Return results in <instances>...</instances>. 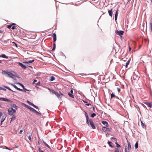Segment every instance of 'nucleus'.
<instances>
[{"mask_svg":"<svg viewBox=\"0 0 152 152\" xmlns=\"http://www.w3.org/2000/svg\"><path fill=\"white\" fill-rule=\"evenodd\" d=\"M22 105H23V106H24L25 107L28 109L30 110L31 109V108H32V107H31L28 106V105H27L25 103H22Z\"/></svg>","mask_w":152,"mask_h":152,"instance_id":"8","label":"nucleus"},{"mask_svg":"<svg viewBox=\"0 0 152 152\" xmlns=\"http://www.w3.org/2000/svg\"><path fill=\"white\" fill-rule=\"evenodd\" d=\"M111 98H112L113 97H115V94L113 93H112V94H111Z\"/></svg>","mask_w":152,"mask_h":152,"instance_id":"34","label":"nucleus"},{"mask_svg":"<svg viewBox=\"0 0 152 152\" xmlns=\"http://www.w3.org/2000/svg\"><path fill=\"white\" fill-rule=\"evenodd\" d=\"M16 116L15 115H12V118L11 119L10 123H11L13 121L15 120L16 119Z\"/></svg>","mask_w":152,"mask_h":152,"instance_id":"14","label":"nucleus"},{"mask_svg":"<svg viewBox=\"0 0 152 152\" xmlns=\"http://www.w3.org/2000/svg\"><path fill=\"white\" fill-rule=\"evenodd\" d=\"M35 61V60L33 59L31 60H30L28 61V63H31L34 62Z\"/></svg>","mask_w":152,"mask_h":152,"instance_id":"39","label":"nucleus"},{"mask_svg":"<svg viewBox=\"0 0 152 152\" xmlns=\"http://www.w3.org/2000/svg\"><path fill=\"white\" fill-rule=\"evenodd\" d=\"M16 112L15 109L12 108H10L8 110V113L9 115H12Z\"/></svg>","mask_w":152,"mask_h":152,"instance_id":"3","label":"nucleus"},{"mask_svg":"<svg viewBox=\"0 0 152 152\" xmlns=\"http://www.w3.org/2000/svg\"><path fill=\"white\" fill-rule=\"evenodd\" d=\"M42 141L45 145L50 149H51V148L50 146L48 144H47V143L45 141H44L43 139H42Z\"/></svg>","mask_w":152,"mask_h":152,"instance_id":"19","label":"nucleus"},{"mask_svg":"<svg viewBox=\"0 0 152 152\" xmlns=\"http://www.w3.org/2000/svg\"><path fill=\"white\" fill-rule=\"evenodd\" d=\"M37 80H36V79H34V81H33V83H32L33 84H34V83H35L36 82H37Z\"/></svg>","mask_w":152,"mask_h":152,"instance_id":"53","label":"nucleus"},{"mask_svg":"<svg viewBox=\"0 0 152 152\" xmlns=\"http://www.w3.org/2000/svg\"><path fill=\"white\" fill-rule=\"evenodd\" d=\"M71 93H72V94H73V89H71L70 90V92Z\"/></svg>","mask_w":152,"mask_h":152,"instance_id":"62","label":"nucleus"},{"mask_svg":"<svg viewBox=\"0 0 152 152\" xmlns=\"http://www.w3.org/2000/svg\"><path fill=\"white\" fill-rule=\"evenodd\" d=\"M115 98L116 99H119V100L120 101H121L122 103H123L122 100L121 99H120L119 97L117 96H115Z\"/></svg>","mask_w":152,"mask_h":152,"instance_id":"45","label":"nucleus"},{"mask_svg":"<svg viewBox=\"0 0 152 152\" xmlns=\"http://www.w3.org/2000/svg\"><path fill=\"white\" fill-rule=\"evenodd\" d=\"M18 90H19L20 91H23L25 92H26V91H25V90H24V89H20L19 88H18Z\"/></svg>","mask_w":152,"mask_h":152,"instance_id":"42","label":"nucleus"},{"mask_svg":"<svg viewBox=\"0 0 152 152\" xmlns=\"http://www.w3.org/2000/svg\"><path fill=\"white\" fill-rule=\"evenodd\" d=\"M30 110L34 112L36 115L39 116H40L41 115V114L40 113H39V112L36 110L35 109L32 107L31 109Z\"/></svg>","mask_w":152,"mask_h":152,"instance_id":"4","label":"nucleus"},{"mask_svg":"<svg viewBox=\"0 0 152 152\" xmlns=\"http://www.w3.org/2000/svg\"><path fill=\"white\" fill-rule=\"evenodd\" d=\"M109 146L111 147V148H113L114 147V146L112 144H113V143L110 142L109 141H108L107 142Z\"/></svg>","mask_w":152,"mask_h":152,"instance_id":"24","label":"nucleus"},{"mask_svg":"<svg viewBox=\"0 0 152 152\" xmlns=\"http://www.w3.org/2000/svg\"><path fill=\"white\" fill-rule=\"evenodd\" d=\"M40 84L41 82L40 81H39L36 84L35 87L37 88H38V87L37 86H39L40 85Z\"/></svg>","mask_w":152,"mask_h":152,"instance_id":"31","label":"nucleus"},{"mask_svg":"<svg viewBox=\"0 0 152 152\" xmlns=\"http://www.w3.org/2000/svg\"><path fill=\"white\" fill-rule=\"evenodd\" d=\"M109 134L108 133H107L106 134V136L107 137H108L109 136Z\"/></svg>","mask_w":152,"mask_h":152,"instance_id":"64","label":"nucleus"},{"mask_svg":"<svg viewBox=\"0 0 152 152\" xmlns=\"http://www.w3.org/2000/svg\"><path fill=\"white\" fill-rule=\"evenodd\" d=\"M2 101L10 102H11V100L10 99H7L6 98H3Z\"/></svg>","mask_w":152,"mask_h":152,"instance_id":"20","label":"nucleus"},{"mask_svg":"<svg viewBox=\"0 0 152 152\" xmlns=\"http://www.w3.org/2000/svg\"><path fill=\"white\" fill-rule=\"evenodd\" d=\"M2 73L4 75H6L7 77H10L14 79H15V75L10 72L2 70Z\"/></svg>","mask_w":152,"mask_h":152,"instance_id":"1","label":"nucleus"},{"mask_svg":"<svg viewBox=\"0 0 152 152\" xmlns=\"http://www.w3.org/2000/svg\"><path fill=\"white\" fill-rule=\"evenodd\" d=\"M18 64H19V65L23 69H26L27 68L26 66L23 64L22 63L19 62Z\"/></svg>","mask_w":152,"mask_h":152,"instance_id":"6","label":"nucleus"},{"mask_svg":"<svg viewBox=\"0 0 152 152\" xmlns=\"http://www.w3.org/2000/svg\"><path fill=\"white\" fill-rule=\"evenodd\" d=\"M11 106L12 107L11 108H15V110H17L18 109V106L15 104H12L11 105Z\"/></svg>","mask_w":152,"mask_h":152,"instance_id":"21","label":"nucleus"},{"mask_svg":"<svg viewBox=\"0 0 152 152\" xmlns=\"http://www.w3.org/2000/svg\"><path fill=\"white\" fill-rule=\"evenodd\" d=\"M15 25H13L11 27V29L12 30H14L15 29L16 26H15Z\"/></svg>","mask_w":152,"mask_h":152,"instance_id":"47","label":"nucleus"},{"mask_svg":"<svg viewBox=\"0 0 152 152\" xmlns=\"http://www.w3.org/2000/svg\"><path fill=\"white\" fill-rule=\"evenodd\" d=\"M17 83L21 86L23 88H24V87H25L24 86L23 84L20 83L18 82Z\"/></svg>","mask_w":152,"mask_h":152,"instance_id":"36","label":"nucleus"},{"mask_svg":"<svg viewBox=\"0 0 152 152\" xmlns=\"http://www.w3.org/2000/svg\"><path fill=\"white\" fill-rule=\"evenodd\" d=\"M12 43H13L15 44V46L16 47H18V45L17 44V43H15V42H12Z\"/></svg>","mask_w":152,"mask_h":152,"instance_id":"55","label":"nucleus"},{"mask_svg":"<svg viewBox=\"0 0 152 152\" xmlns=\"http://www.w3.org/2000/svg\"><path fill=\"white\" fill-rule=\"evenodd\" d=\"M32 106L36 109H39L38 107L36 105H34V104H33Z\"/></svg>","mask_w":152,"mask_h":152,"instance_id":"40","label":"nucleus"},{"mask_svg":"<svg viewBox=\"0 0 152 152\" xmlns=\"http://www.w3.org/2000/svg\"><path fill=\"white\" fill-rule=\"evenodd\" d=\"M42 141L45 145L50 149H51V148L50 146L48 144H47V143L45 141H44L43 139H42Z\"/></svg>","mask_w":152,"mask_h":152,"instance_id":"18","label":"nucleus"},{"mask_svg":"<svg viewBox=\"0 0 152 152\" xmlns=\"http://www.w3.org/2000/svg\"><path fill=\"white\" fill-rule=\"evenodd\" d=\"M16 25V24L14 23H13L12 24L7 25V27L9 29H10L12 27V26L13 25Z\"/></svg>","mask_w":152,"mask_h":152,"instance_id":"13","label":"nucleus"},{"mask_svg":"<svg viewBox=\"0 0 152 152\" xmlns=\"http://www.w3.org/2000/svg\"><path fill=\"white\" fill-rule=\"evenodd\" d=\"M27 102L30 105H31V106H32V104H33V103H31V102H30L29 101H28V100H27Z\"/></svg>","mask_w":152,"mask_h":152,"instance_id":"37","label":"nucleus"},{"mask_svg":"<svg viewBox=\"0 0 152 152\" xmlns=\"http://www.w3.org/2000/svg\"><path fill=\"white\" fill-rule=\"evenodd\" d=\"M9 84L10 85L12 86H13V87H14L15 89H16L17 90H18V88L13 83H9Z\"/></svg>","mask_w":152,"mask_h":152,"instance_id":"23","label":"nucleus"},{"mask_svg":"<svg viewBox=\"0 0 152 152\" xmlns=\"http://www.w3.org/2000/svg\"><path fill=\"white\" fill-rule=\"evenodd\" d=\"M124 31H118L116 30L115 31V33L119 36L123 35L124 33Z\"/></svg>","mask_w":152,"mask_h":152,"instance_id":"5","label":"nucleus"},{"mask_svg":"<svg viewBox=\"0 0 152 152\" xmlns=\"http://www.w3.org/2000/svg\"><path fill=\"white\" fill-rule=\"evenodd\" d=\"M125 152H129V151H127V148H125L124 150Z\"/></svg>","mask_w":152,"mask_h":152,"instance_id":"60","label":"nucleus"},{"mask_svg":"<svg viewBox=\"0 0 152 152\" xmlns=\"http://www.w3.org/2000/svg\"><path fill=\"white\" fill-rule=\"evenodd\" d=\"M0 57H2L4 58L7 59L8 58V57L6 56L4 54H2L0 55Z\"/></svg>","mask_w":152,"mask_h":152,"instance_id":"17","label":"nucleus"},{"mask_svg":"<svg viewBox=\"0 0 152 152\" xmlns=\"http://www.w3.org/2000/svg\"><path fill=\"white\" fill-rule=\"evenodd\" d=\"M117 90L118 92H120L121 91V89L119 88H117Z\"/></svg>","mask_w":152,"mask_h":152,"instance_id":"57","label":"nucleus"},{"mask_svg":"<svg viewBox=\"0 0 152 152\" xmlns=\"http://www.w3.org/2000/svg\"><path fill=\"white\" fill-rule=\"evenodd\" d=\"M118 9L116 11L115 13V20H116L117 19L118 15Z\"/></svg>","mask_w":152,"mask_h":152,"instance_id":"12","label":"nucleus"},{"mask_svg":"<svg viewBox=\"0 0 152 152\" xmlns=\"http://www.w3.org/2000/svg\"><path fill=\"white\" fill-rule=\"evenodd\" d=\"M68 95L71 97L74 98V96L72 94V93H71L70 92H68Z\"/></svg>","mask_w":152,"mask_h":152,"instance_id":"27","label":"nucleus"},{"mask_svg":"<svg viewBox=\"0 0 152 152\" xmlns=\"http://www.w3.org/2000/svg\"><path fill=\"white\" fill-rule=\"evenodd\" d=\"M56 47H53L51 51H54L56 49Z\"/></svg>","mask_w":152,"mask_h":152,"instance_id":"56","label":"nucleus"},{"mask_svg":"<svg viewBox=\"0 0 152 152\" xmlns=\"http://www.w3.org/2000/svg\"><path fill=\"white\" fill-rule=\"evenodd\" d=\"M50 92L52 94H55V93L56 92L53 89H52L51 91Z\"/></svg>","mask_w":152,"mask_h":152,"instance_id":"38","label":"nucleus"},{"mask_svg":"<svg viewBox=\"0 0 152 152\" xmlns=\"http://www.w3.org/2000/svg\"><path fill=\"white\" fill-rule=\"evenodd\" d=\"M23 88L24 89V90H25V91H30L27 89L26 88H25V87H24V88Z\"/></svg>","mask_w":152,"mask_h":152,"instance_id":"50","label":"nucleus"},{"mask_svg":"<svg viewBox=\"0 0 152 152\" xmlns=\"http://www.w3.org/2000/svg\"><path fill=\"white\" fill-rule=\"evenodd\" d=\"M4 87L5 88L7 89H8V90H9V91H12V92H16L15 91H13L10 87H9L8 86H4Z\"/></svg>","mask_w":152,"mask_h":152,"instance_id":"25","label":"nucleus"},{"mask_svg":"<svg viewBox=\"0 0 152 152\" xmlns=\"http://www.w3.org/2000/svg\"><path fill=\"white\" fill-rule=\"evenodd\" d=\"M144 103L146 104L147 106L150 108L152 107V102H145Z\"/></svg>","mask_w":152,"mask_h":152,"instance_id":"7","label":"nucleus"},{"mask_svg":"<svg viewBox=\"0 0 152 152\" xmlns=\"http://www.w3.org/2000/svg\"><path fill=\"white\" fill-rule=\"evenodd\" d=\"M142 126L143 128L146 129V126L145 125V124L144 123H142Z\"/></svg>","mask_w":152,"mask_h":152,"instance_id":"41","label":"nucleus"},{"mask_svg":"<svg viewBox=\"0 0 152 152\" xmlns=\"http://www.w3.org/2000/svg\"><path fill=\"white\" fill-rule=\"evenodd\" d=\"M108 13H109V15L111 17H112V16L113 15V10H112V9H111L110 10H108Z\"/></svg>","mask_w":152,"mask_h":152,"instance_id":"15","label":"nucleus"},{"mask_svg":"<svg viewBox=\"0 0 152 152\" xmlns=\"http://www.w3.org/2000/svg\"><path fill=\"white\" fill-rule=\"evenodd\" d=\"M120 36V38L121 40H122L123 39V37L122 36V35H121V36Z\"/></svg>","mask_w":152,"mask_h":152,"instance_id":"63","label":"nucleus"},{"mask_svg":"<svg viewBox=\"0 0 152 152\" xmlns=\"http://www.w3.org/2000/svg\"><path fill=\"white\" fill-rule=\"evenodd\" d=\"M38 151H39V152H44L43 151L41 150L40 147H39Z\"/></svg>","mask_w":152,"mask_h":152,"instance_id":"49","label":"nucleus"},{"mask_svg":"<svg viewBox=\"0 0 152 152\" xmlns=\"http://www.w3.org/2000/svg\"><path fill=\"white\" fill-rule=\"evenodd\" d=\"M31 136H32V135H31V134H29L27 136L28 138V139L30 141H31Z\"/></svg>","mask_w":152,"mask_h":152,"instance_id":"29","label":"nucleus"},{"mask_svg":"<svg viewBox=\"0 0 152 152\" xmlns=\"http://www.w3.org/2000/svg\"><path fill=\"white\" fill-rule=\"evenodd\" d=\"M85 105L87 106H89V105H91V104L90 103H87Z\"/></svg>","mask_w":152,"mask_h":152,"instance_id":"58","label":"nucleus"},{"mask_svg":"<svg viewBox=\"0 0 152 152\" xmlns=\"http://www.w3.org/2000/svg\"><path fill=\"white\" fill-rule=\"evenodd\" d=\"M4 87L5 88L7 89H8V90H9V91H12V92H16L15 91H13L10 87H9L8 86H4Z\"/></svg>","mask_w":152,"mask_h":152,"instance_id":"26","label":"nucleus"},{"mask_svg":"<svg viewBox=\"0 0 152 152\" xmlns=\"http://www.w3.org/2000/svg\"><path fill=\"white\" fill-rule=\"evenodd\" d=\"M150 31L151 32H152V23L151 22L150 23Z\"/></svg>","mask_w":152,"mask_h":152,"instance_id":"32","label":"nucleus"},{"mask_svg":"<svg viewBox=\"0 0 152 152\" xmlns=\"http://www.w3.org/2000/svg\"><path fill=\"white\" fill-rule=\"evenodd\" d=\"M96 114L95 113H92L91 115V116L92 117H94L96 115Z\"/></svg>","mask_w":152,"mask_h":152,"instance_id":"35","label":"nucleus"},{"mask_svg":"<svg viewBox=\"0 0 152 152\" xmlns=\"http://www.w3.org/2000/svg\"><path fill=\"white\" fill-rule=\"evenodd\" d=\"M59 92L60 93V96L61 97V99L62 97V96H64V95L62 93H61V92L59 91Z\"/></svg>","mask_w":152,"mask_h":152,"instance_id":"48","label":"nucleus"},{"mask_svg":"<svg viewBox=\"0 0 152 152\" xmlns=\"http://www.w3.org/2000/svg\"><path fill=\"white\" fill-rule=\"evenodd\" d=\"M88 99H86V100H83V102L84 103H87L88 102Z\"/></svg>","mask_w":152,"mask_h":152,"instance_id":"43","label":"nucleus"},{"mask_svg":"<svg viewBox=\"0 0 152 152\" xmlns=\"http://www.w3.org/2000/svg\"><path fill=\"white\" fill-rule=\"evenodd\" d=\"M102 123L106 127H108L109 125L108 122L105 121H103L102 122Z\"/></svg>","mask_w":152,"mask_h":152,"instance_id":"10","label":"nucleus"},{"mask_svg":"<svg viewBox=\"0 0 152 152\" xmlns=\"http://www.w3.org/2000/svg\"><path fill=\"white\" fill-rule=\"evenodd\" d=\"M55 94L57 96V97L60 100H61V97L60 96V94L58 93V92H56L55 93Z\"/></svg>","mask_w":152,"mask_h":152,"instance_id":"11","label":"nucleus"},{"mask_svg":"<svg viewBox=\"0 0 152 152\" xmlns=\"http://www.w3.org/2000/svg\"><path fill=\"white\" fill-rule=\"evenodd\" d=\"M23 63L24 64H28V61H24V62H23Z\"/></svg>","mask_w":152,"mask_h":152,"instance_id":"59","label":"nucleus"},{"mask_svg":"<svg viewBox=\"0 0 152 152\" xmlns=\"http://www.w3.org/2000/svg\"><path fill=\"white\" fill-rule=\"evenodd\" d=\"M3 115V113L2 112H0V118L1 117V116L2 115Z\"/></svg>","mask_w":152,"mask_h":152,"instance_id":"61","label":"nucleus"},{"mask_svg":"<svg viewBox=\"0 0 152 152\" xmlns=\"http://www.w3.org/2000/svg\"><path fill=\"white\" fill-rule=\"evenodd\" d=\"M130 62V60H129L128 61H127L126 62V65H125L126 68H127L128 67V65L129 64Z\"/></svg>","mask_w":152,"mask_h":152,"instance_id":"33","label":"nucleus"},{"mask_svg":"<svg viewBox=\"0 0 152 152\" xmlns=\"http://www.w3.org/2000/svg\"><path fill=\"white\" fill-rule=\"evenodd\" d=\"M135 148L136 149L138 147V141H137L135 144L134 145Z\"/></svg>","mask_w":152,"mask_h":152,"instance_id":"30","label":"nucleus"},{"mask_svg":"<svg viewBox=\"0 0 152 152\" xmlns=\"http://www.w3.org/2000/svg\"><path fill=\"white\" fill-rule=\"evenodd\" d=\"M5 118H3L1 121V124H2L3 122L5 120Z\"/></svg>","mask_w":152,"mask_h":152,"instance_id":"44","label":"nucleus"},{"mask_svg":"<svg viewBox=\"0 0 152 152\" xmlns=\"http://www.w3.org/2000/svg\"><path fill=\"white\" fill-rule=\"evenodd\" d=\"M127 142L128 145V148L127 149L128 151L129 150L131 149V147L130 142H129L128 140H127Z\"/></svg>","mask_w":152,"mask_h":152,"instance_id":"16","label":"nucleus"},{"mask_svg":"<svg viewBox=\"0 0 152 152\" xmlns=\"http://www.w3.org/2000/svg\"><path fill=\"white\" fill-rule=\"evenodd\" d=\"M107 127H103L102 129V130L104 132H106L107 131V129H109V128H107Z\"/></svg>","mask_w":152,"mask_h":152,"instance_id":"22","label":"nucleus"},{"mask_svg":"<svg viewBox=\"0 0 152 152\" xmlns=\"http://www.w3.org/2000/svg\"><path fill=\"white\" fill-rule=\"evenodd\" d=\"M88 123L86 122L88 126H90L93 129H96V126H95L93 121L91 118H90L88 120Z\"/></svg>","mask_w":152,"mask_h":152,"instance_id":"2","label":"nucleus"},{"mask_svg":"<svg viewBox=\"0 0 152 152\" xmlns=\"http://www.w3.org/2000/svg\"><path fill=\"white\" fill-rule=\"evenodd\" d=\"M61 54L63 56H64L65 57V56L64 54L62 52H61Z\"/></svg>","mask_w":152,"mask_h":152,"instance_id":"51","label":"nucleus"},{"mask_svg":"<svg viewBox=\"0 0 152 152\" xmlns=\"http://www.w3.org/2000/svg\"><path fill=\"white\" fill-rule=\"evenodd\" d=\"M116 145L117 148H119L121 147V145L118 144Z\"/></svg>","mask_w":152,"mask_h":152,"instance_id":"54","label":"nucleus"},{"mask_svg":"<svg viewBox=\"0 0 152 152\" xmlns=\"http://www.w3.org/2000/svg\"><path fill=\"white\" fill-rule=\"evenodd\" d=\"M55 77H54V76H51L50 77V81H54V80H55Z\"/></svg>","mask_w":152,"mask_h":152,"instance_id":"28","label":"nucleus"},{"mask_svg":"<svg viewBox=\"0 0 152 152\" xmlns=\"http://www.w3.org/2000/svg\"><path fill=\"white\" fill-rule=\"evenodd\" d=\"M56 40V37H53V42H55Z\"/></svg>","mask_w":152,"mask_h":152,"instance_id":"46","label":"nucleus"},{"mask_svg":"<svg viewBox=\"0 0 152 152\" xmlns=\"http://www.w3.org/2000/svg\"><path fill=\"white\" fill-rule=\"evenodd\" d=\"M53 37H56V35L55 33H53Z\"/></svg>","mask_w":152,"mask_h":152,"instance_id":"52","label":"nucleus"},{"mask_svg":"<svg viewBox=\"0 0 152 152\" xmlns=\"http://www.w3.org/2000/svg\"><path fill=\"white\" fill-rule=\"evenodd\" d=\"M84 113H85V115L86 116V122L88 123V120H89V117H88V114L87 113V112L86 111H84Z\"/></svg>","mask_w":152,"mask_h":152,"instance_id":"9","label":"nucleus"}]
</instances>
